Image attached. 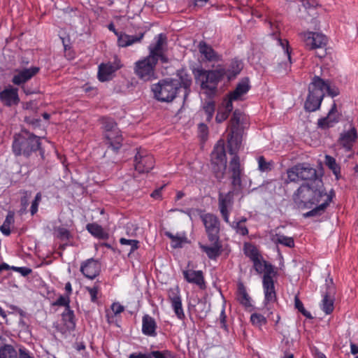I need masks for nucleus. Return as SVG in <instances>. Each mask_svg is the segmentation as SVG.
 I'll return each instance as SVG.
<instances>
[{
    "label": "nucleus",
    "instance_id": "f257e3e1",
    "mask_svg": "<svg viewBox=\"0 0 358 358\" xmlns=\"http://www.w3.org/2000/svg\"><path fill=\"white\" fill-rule=\"evenodd\" d=\"M315 183L316 182H312L311 185H302L294 196V200L299 207L311 208L313 205L317 206L313 210L304 213V217L321 215L331 200L330 195L324 192L323 189L315 188L317 186L314 185Z\"/></svg>",
    "mask_w": 358,
    "mask_h": 358
},
{
    "label": "nucleus",
    "instance_id": "f03ea898",
    "mask_svg": "<svg viewBox=\"0 0 358 358\" xmlns=\"http://www.w3.org/2000/svg\"><path fill=\"white\" fill-rule=\"evenodd\" d=\"M243 138L242 115L239 111L235 110L230 122V134L228 137L229 152L234 155L229 162V170L231 173L232 184L234 186H240L241 169L239 157L236 152L241 148Z\"/></svg>",
    "mask_w": 358,
    "mask_h": 358
},
{
    "label": "nucleus",
    "instance_id": "7ed1b4c3",
    "mask_svg": "<svg viewBox=\"0 0 358 358\" xmlns=\"http://www.w3.org/2000/svg\"><path fill=\"white\" fill-rule=\"evenodd\" d=\"M308 89L309 94L305 102V108L310 112L315 111L320 108L326 94L332 97L339 94V90L336 86L331 85L318 76L313 78Z\"/></svg>",
    "mask_w": 358,
    "mask_h": 358
},
{
    "label": "nucleus",
    "instance_id": "20e7f679",
    "mask_svg": "<svg viewBox=\"0 0 358 358\" xmlns=\"http://www.w3.org/2000/svg\"><path fill=\"white\" fill-rule=\"evenodd\" d=\"M225 69L218 66L215 70H198L196 75V80L200 83L201 90L208 96L215 94L217 84L224 77Z\"/></svg>",
    "mask_w": 358,
    "mask_h": 358
},
{
    "label": "nucleus",
    "instance_id": "39448f33",
    "mask_svg": "<svg viewBox=\"0 0 358 358\" xmlns=\"http://www.w3.org/2000/svg\"><path fill=\"white\" fill-rule=\"evenodd\" d=\"M39 138L34 135L22 134L15 136L13 143V150L16 155H24L29 156L32 151H36L40 148Z\"/></svg>",
    "mask_w": 358,
    "mask_h": 358
},
{
    "label": "nucleus",
    "instance_id": "423d86ee",
    "mask_svg": "<svg viewBox=\"0 0 358 358\" xmlns=\"http://www.w3.org/2000/svg\"><path fill=\"white\" fill-rule=\"evenodd\" d=\"M178 90V80H163L152 87L155 97L164 102L171 101L176 97Z\"/></svg>",
    "mask_w": 358,
    "mask_h": 358
},
{
    "label": "nucleus",
    "instance_id": "0eeeda50",
    "mask_svg": "<svg viewBox=\"0 0 358 358\" xmlns=\"http://www.w3.org/2000/svg\"><path fill=\"white\" fill-rule=\"evenodd\" d=\"M102 127L109 147L114 151L118 150L122 145V137L115 122L112 119L104 117L102 119Z\"/></svg>",
    "mask_w": 358,
    "mask_h": 358
},
{
    "label": "nucleus",
    "instance_id": "6e6552de",
    "mask_svg": "<svg viewBox=\"0 0 358 358\" xmlns=\"http://www.w3.org/2000/svg\"><path fill=\"white\" fill-rule=\"evenodd\" d=\"M211 163L216 178H223L227 167V158L223 141H219L211 153Z\"/></svg>",
    "mask_w": 358,
    "mask_h": 358
},
{
    "label": "nucleus",
    "instance_id": "1a4fd4ad",
    "mask_svg": "<svg viewBox=\"0 0 358 358\" xmlns=\"http://www.w3.org/2000/svg\"><path fill=\"white\" fill-rule=\"evenodd\" d=\"M157 60L150 56L137 61L135 63L134 71L143 80H150L155 78V69Z\"/></svg>",
    "mask_w": 358,
    "mask_h": 358
},
{
    "label": "nucleus",
    "instance_id": "9d476101",
    "mask_svg": "<svg viewBox=\"0 0 358 358\" xmlns=\"http://www.w3.org/2000/svg\"><path fill=\"white\" fill-rule=\"evenodd\" d=\"M276 272L272 266H266L265 274L263 276V289L264 294V303L268 305L274 303L276 300V294L273 278Z\"/></svg>",
    "mask_w": 358,
    "mask_h": 358
},
{
    "label": "nucleus",
    "instance_id": "9b49d317",
    "mask_svg": "<svg viewBox=\"0 0 358 358\" xmlns=\"http://www.w3.org/2000/svg\"><path fill=\"white\" fill-rule=\"evenodd\" d=\"M300 36L308 50L324 48L327 43V37L320 32L304 31Z\"/></svg>",
    "mask_w": 358,
    "mask_h": 358
},
{
    "label": "nucleus",
    "instance_id": "f8f14e48",
    "mask_svg": "<svg viewBox=\"0 0 358 358\" xmlns=\"http://www.w3.org/2000/svg\"><path fill=\"white\" fill-rule=\"evenodd\" d=\"M134 162L136 171L139 173H145L150 171L153 168L155 160L147 150L140 149L135 155Z\"/></svg>",
    "mask_w": 358,
    "mask_h": 358
},
{
    "label": "nucleus",
    "instance_id": "ddd939ff",
    "mask_svg": "<svg viewBox=\"0 0 358 358\" xmlns=\"http://www.w3.org/2000/svg\"><path fill=\"white\" fill-rule=\"evenodd\" d=\"M201 218L209 240L210 241H218L220 222L217 217L213 214L207 213L201 215Z\"/></svg>",
    "mask_w": 358,
    "mask_h": 358
},
{
    "label": "nucleus",
    "instance_id": "4468645a",
    "mask_svg": "<svg viewBox=\"0 0 358 358\" xmlns=\"http://www.w3.org/2000/svg\"><path fill=\"white\" fill-rule=\"evenodd\" d=\"M270 29H271V35L275 36L277 39V44L280 47L282 53L284 56V59L282 60L280 65H283L285 69H286L289 64L291 63V55L289 48L288 41L287 40H282L281 38L277 36V34L280 31V26L278 23H273L269 22Z\"/></svg>",
    "mask_w": 358,
    "mask_h": 358
},
{
    "label": "nucleus",
    "instance_id": "2eb2a0df",
    "mask_svg": "<svg viewBox=\"0 0 358 358\" xmlns=\"http://www.w3.org/2000/svg\"><path fill=\"white\" fill-rule=\"evenodd\" d=\"M155 43H152L149 46V56L155 58L156 60L161 59L162 62H166L167 59L164 55V45L166 44V38L165 35L160 34L154 38Z\"/></svg>",
    "mask_w": 358,
    "mask_h": 358
},
{
    "label": "nucleus",
    "instance_id": "dca6fc26",
    "mask_svg": "<svg viewBox=\"0 0 358 358\" xmlns=\"http://www.w3.org/2000/svg\"><path fill=\"white\" fill-rule=\"evenodd\" d=\"M234 203V193L229 192L226 194L220 192L218 204L220 213L227 223H229V213Z\"/></svg>",
    "mask_w": 358,
    "mask_h": 358
},
{
    "label": "nucleus",
    "instance_id": "f3484780",
    "mask_svg": "<svg viewBox=\"0 0 358 358\" xmlns=\"http://www.w3.org/2000/svg\"><path fill=\"white\" fill-rule=\"evenodd\" d=\"M109 30L114 32L117 37V45L119 47L125 48L127 46L132 45L136 43H138L141 41L143 37V34L139 35H129L125 33L118 32L115 30L113 24L108 25Z\"/></svg>",
    "mask_w": 358,
    "mask_h": 358
},
{
    "label": "nucleus",
    "instance_id": "a211bd4d",
    "mask_svg": "<svg viewBox=\"0 0 358 358\" xmlns=\"http://www.w3.org/2000/svg\"><path fill=\"white\" fill-rule=\"evenodd\" d=\"M120 61L115 60L113 63L101 64L99 66L98 78L103 82L110 80L114 73L120 68Z\"/></svg>",
    "mask_w": 358,
    "mask_h": 358
},
{
    "label": "nucleus",
    "instance_id": "6ab92c4d",
    "mask_svg": "<svg viewBox=\"0 0 358 358\" xmlns=\"http://www.w3.org/2000/svg\"><path fill=\"white\" fill-rule=\"evenodd\" d=\"M39 71V68L32 66L28 69H16L13 77V84L20 85L25 83L35 76Z\"/></svg>",
    "mask_w": 358,
    "mask_h": 358
},
{
    "label": "nucleus",
    "instance_id": "aec40b11",
    "mask_svg": "<svg viewBox=\"0 0 358 358\" xmlns=\"http://www.w3.org/2000/svg\"><path fill=\"white\" fill-rule=\"evenodd\" d=\"M0 100L8 106L18 104L20 102L18 90L11 85L7 86L0 92Z\"/></svg>",
    "mask_w": 358,
    "mask_h": 358
},
{
    "label": "nucleus",
    "instance_id": "412c9836",
    "mask_svg": "<svg viewBox=\"0 0 358 358\" xmlns=\"http://www.w3.org/2000/svg\"><path fill=\"white\" fill-rule=\"evenodd\" d=\"M81 273L89 279H94L100 272V264L93 259L84 262L80 266Z\"/></svg>",
    "mask_w": 358,
    "mask_h": 358
},
{
    "label": "nucleus",
    "instance_id": "4be33fe9",
    "mask_svg": "<svg viewBox=\"0 0 358 358\" xmlns=\"http://www.w3.org/2000/svg\"><path fill=\"white\" fill-rule=\"evenodd\" d=\"M182 274L189 283L195 284L201 288L203 287L204 280L202 271L187 268L182 271Z\"/></svg>",
    "mask_w": 358,
    "mask_h": 358
},
{
    "label": "nucleus",
    "instance_id": "5701e85b",
    "mask_svg": "<svg viewBox=\"0 0 358 358\" xmlns=\"http://www.w3.org/2000/svg\"><path fill=\"white\" fill-rule=\"evenodd\" d=\"M249 90V80L248 78H244L238 83L236 89L229 94V97L227 99L230 100L231 102L241 100L243 96L245 95Z\"/></svg>",
    "mask_w": 358,
    "mask_h": 358
},
{
    "label": "nucleus",
    "instance_id": "b1692460",
    "mask_svg": "<svg viewBox=\"0 0 358 358\" xmlns=\"http://www.w3.org/2000/svg\"><path fill=\"white\" fill-rule=\"evenodd\" d=\"M357 135L355 128H351L349 131L343 133L339 138V144L346 150H350L355 140L357 139Z\"/></svg>",
    "mask_w": 358,
    "mask_h": 358
},
{
    "label": "nucleus",
    "instance_id": "393cba45",
    "mask_svg": "<svg viewBox=\"0 0 358 358\" xmlns=\"http://www.w3.org/2000/svg\"><path fill=\"white\" fill-rule=\"evenodd\" d=\"M338 120V113L337 111L336 105L334 103L327 116L319 120L318 125L321 128L330 127H332L334 123L337 122Z\"/></svg>",
    "mask_w": 358,
    "mask_h": 358
},
{
    "label": "nucleus",
    "instance_id": "a878e982",
    "mask_svg": "<svg viewBox=\"0 0 358 358\" xmlns=\"http://www.w3.org/2000/svg\"><path fill=\"white\" fill-rule=\"evenodd\" d=\"M157 324L155 320L150 315H145L142 319V332L148 336H155Z\"/></svg>",
    "mask_w": 358,
    "mask_h": 358
},
{
    "label": "nucleus",
    "instance_id": "bb28decb",
    "mask_svg": "<svg viewBox=\"0 0 358 358\" xmlns=\"http://www.w3.org/2000/svg\"><path fill=\"white\" fill-rule=\"evenodd\" d=\"M233 110V104L230 100L225 99L223 101L222 106L219 108L217 115H216V121L218 123L222 122L225 120L227 119L229 113Z\"/></svg>",
    "mask_w": 358,
    "mask_h": 358
},
{
    "label": "nucleus",
    "instance_id": "cd10ccee",
    "mask_svg": "<svg viewBox=\"0 0 358 358\" xmlns=\"http://www.w3.org/2000/svg\"><path fill=\"white\" fill-rule=\"evenodd\" d=\"M212 245H206L199 243V247L204 252L208 258L215 259L221 253V245L217 241H212Z\"/></svg>",
    "mask_w": 358,
    "mask_h": 358
},
{
    "label": "nucleus",
    "instance_id": "c85d7f7f",
    "mask_svg": "<svg viewBox=\"0 0 358 358\" xmlns=\"http://www.w3.org/2000/svg\"><path fill=\"white\" fill-rule=\"evenodd\" d=\"M199 52L208 61L216 62L220 59V56L217 55L214 50L206 43L201 42L199 45Z\"/></svg>",
    "mask_w": 358,
    "mask_h": 358
},
{
    "label": "nucleus",
    "instance_id": "c756f323",
    "mask_svg": "<svg viewBox=\"0 0 358 358\" xmlns=\"http://www.w3.org/2000/svg\"><path fill=\"white\" fill-rule=\"evenodd\" d=\"M270 239L275 244H280L289 248L294 246V241L292 237L286 236L280 233L271 231L270 233Z\"/></svg>",
    "mask_w": 358,
    "mask_h": 358
},
{
    "label": "nucleus",
    "instance_id": "7c9ffc66",
    "mask_svg": "<svg viewBox=\"0 0 358 358\" xmlns=\"http://www.w3.org/2000/svg\"><path fill=\"white\" fill-rule=\"evenodd\" d=\"M243 64L241 61L235 59L231 62L229 67L225 69L224 77L226 76L228 80L235 78L242 70Z\"/></svg>",
    "mask_w": 358,
    "mask_h": 358
},
{
    "label": "nucleus",
    "instance_id": "2f4dec72",
    "mask_svg": "<svg viewBox=\"0 0 358 358\" xmlns=\"http://www.w3.org/2000/svg\"><path fill=\"white\" fill-rule=\"evenodd\" d=\"M300 180H310L315 177L316 171L308 164L297 165Z\"/></svg>",
    "mask_w": 358,
    "mask_h": 358
},
{
    "label": "nucleus",
    "instance_id": "473e14b6",
    "mask_svg": "<svg viewBox=\"0 0 358 358\" xmlns=\"http://www.w3.org/2000/svg\"><path fill=\"white\" fill-rule=\"evenodd\" d=\"M331 294V290L324 295L323 299L320 303L322 310L329 315L334 310V299L329 294Z\"/></svg>",
    "mask_w": 358,
    "mask_h": 358
},
{
    "label": "nucleus",
    "instance_id": "72a5a7b5",
    "mask_svg": "<svg viewBox=\"0 0 358 358\" xmlns=\"http://www.w3.org/2000/svg\"><path fill=\"white\" fill-rule=\"evenodd\" d=\"M0 358H17V352L13 345L3 344L0 346Z\"/></svg>",
    "mask_w": 358,
    "mask_h": 358
},
{
    "label": "nucleus",
    "instance_id": "f704fd0d",
    "mask_svg": "<svg viewBox=\"0 0 358 358\" xmlns=\"http://www.w3.org/2000/svg\"><path fill=\"white\" fill-rule=\"evenodd\" d=\"M87 229L94 236L99 238L105 239L107 238V234L103 231L102 227L95 223L88 224Z\"/></svg>",
    "mask_w": 358,
    "mask_h": 358
},
{
    "label": "nucleus",
    "instance_id": "c9c22d12",
    "mask_svg": "<svg viewBox=\"0 0 358 358\" xmlns=\"http://www.w3.org/2000/svg\"><path fill=\"white\" fill-rule=\"evenodd\" d=\"M166 235L171 240V246L174 248H181L182 245L187 242L185 236L173 235L170 232H166Z\"/></svg>",
    "mask_w": 358,
    "mask_h": 358
},
{
    "label": "nucleus",
    "instance_id": "e433bc0d",
    "mask_svg": "<svg viewBox=\"0 0 358 358\" xmlns=\"http://www.w3.org/2000/svg\"><path fill=\"white\" fill-rule=\"evenodd\" d=\"M14 223V215L13 213H9L6 217L3 224L0 227L1 231L6 236L10 234V226Z\"/></svg>",
    "mask_w": 358,
    "mask_h": 358
},
{
    "label": "nucleus",
    "instance_id": "4c0bfd02",
    "mask_svg": "<svg viewBox=\"0 0 358 358\" xmlns=\"http://www.w3.org/2000/svg\"><path fill=\"white\" fill-rule=\"evenodd\" d=\"M325 164L332 171L336 179H338L340 176V166L336 162L335 159L329 155H326Z\"/></svg>",
    "mask_w": 358,
    "mask_h": 358
},
{
    "label": "nucleus",
    "instance_id": "58836bf2",
    "mask_svg": "<svg viewBox=\"0 0 358 358\" xmlns=\"http://www.w3.org/2000/svg\"><path fill=\"white\" fill-rule=\"evenodd\" d=\"M238 300L243 306L246 308H249L252 306L250 298L242 285H241L238 288Z\"/></svg>",
    "mask_w": 358,
    "mask_h": 358
},
{
    "label": "nucleus",
    "instance_id": "ea45409f",
    "mask_svg": "<svg viewBox=\"0 0 358 358\" xmlns=\"http://www.w3.org/2000/svg\"><path fill=\"white\" fill-rule=\"evenodd\" d=\"M179 78L178 87H183L185 89H187L192 83L191 77L187 74L185 71H181L178 73Z\"/></svg>",
    "mask_w": 358,
    "mask_h": 358
},
{
    "label": "nucleus",
    "instance_id": "a19ab883",
    "mask_svg": "<svg viewBox=\"0 0 358 358\" xmlns=\"http://www.w3.org/2000/svg\"><path fill=\"white\" fill-rule=\"evenodd\" d=\"M245 221H246L245 219H242L241 220H240L238 222H233L231 223L229 222V224L233 229H234L236 230V233H238L242 236H245V235L248 234V229L243 224V222H245Z\"/></svg>",
    "mask_w": 358,
    "mask_h": 358
},
{
    "label": "nucleus",
    "instance_id": "79ce46f5",
    "mask_svg": "<svg viewBox=\"0 0 358 358\" xmlns=\"http://www.w3.org/2000/svg\"><path fill=\"white\" fill-rule=\"evenodd\" d=\"M244 252L252 260V262L260 257L257 248L250 244H245Z\"/></svg>",
    "mask_w": 358,
    "mask_h": 358
},
{
    "label": "nucleus",
    "instance_id": "37998d69",
    "mask_svg": "<svg viewBox=\"0 0 358 358\" xmlns=\"http://www.w3.org/2000/svg\"><path fill=\"white\" fill-rule=\"evenodd\" d=\"M258 169L262 172H267L272 169L273 164L271 162H267L264 157H258Z\"/></svg>",
    "mask_w": 358,
    "mask_h": 358
},
{
    "label": "nucleus",
    "instance_id": "c03bdc74",
    "mask_svg": "<svg viewBox=\"0 0 358 358\" xmlns=\"http://www.w3.org/2000/svg\"><path fill=\"white\" fill-rule=\"evenodd\" d=\"M171 306L177 317L180 320H182L185 317V313L182 309L181 299L172 302Z\"/></svg>",
    "mask_w": 358,
    "mask_h": 358
},
{
    "label": "nucleus",
    "instance_id": "a18cd8bd",
    "mask_svg": "<svg viewBox=\"0 0 358 358\" xmlns=\"http://www.w3.org/2000/svg\"><path fill=\"white\" fill-rule=\"evenodd\" d=\"M203 110L207 115V120H210L215 111V102L212 100L206 101L203 105Z\"/></svg>",
    "mask_w": 358,
    "mask_h": 358
},
{
    "label": "nucleus",
    "instance_id": "49530a36",
    "mask_svg": "<svg viewBox=\"0 0 358 358\" xmlns=\"http://www.w3.org/2000/svg\"><path fill=\"white\" fill-rule=\"evenodd\" d=\"M120 243L122 245H129L130 246V252H133L138 248V241L133 239H127L124 238H121L120 239Z\"/></svg>",
    "mask_w": 358,
    "mask_h": 358
},
{
    "label": "nucleus",
    "instance_id": "de8ad7c7",
    "mask_svg": "<svg viewBox=\"0 0 358 358\" xmlns=\"http://www.w3.org/2000/svg\"><path fill=\"white\" fill-rule=\"evenodd\" d=\"M251 322L256 326H262L266 322L265 317L259 313H253L250 317Z\"/></svg>",
    "mask_w": 358,
    "mask_h": 358
},
{
    "label": "nucleus",
    "instance_id": "09e8293b",
    "mask_svg": "<svg viewBox=\"0 0 358 358\" xmlns=\"http://www.w3.org/2000/svg\"><path fill=\"white\" fill-rule=\"evenodd\" d=\"M299 169L297 168V165L291 168L287 171V178L289 181L290 182H296L300 180Z\"/></svg>",
    "mask_w": 358,
    "mask_h": 358
},
{
    "label": "nucleus",
    "instance_id": "8fccbe9b",
    "mask_svg": "<svg viewBox=\"0 0 358 358\" xmlns=\"http://www.w3.org/2000/svg\"><path fill=\"white\" fill-rule=\"evenodd\" d=\"M73 317H74L73 311L70 310V308H66L65 310L62 313V319L66 322L69 323V327L74 325Z\"/></svg>",
    "mask_w": 358,
    "mask_h": 358
},
{
    "label": "nucleus",
    "instance_id": "3c124183",
    "mask_svg": "<svg viewBox=\"0 0 358 358\" xmlns=\"http://www.w3.org/2000/svg\"><path fill=\"white\" fill-rule=\"evenodd\" d=\"M151 356V358H174L170 351H152L151 353H148Z\"/></svg>",
    "mask_w": 358,
    "mask_h": 358
},
{
    "label": "nucleus",
    "instance_id": "603ef678",
    "mask_svg": "<svg viewBox=\"0 0 358 358\" xmlns=\"http://www.w3.org/2000/svg\"><path fill=\"white\" fill-rule=\"evenodd\" d=\"M168 295L171 303L181 299L180 290L178 287L170 288L168 291Z\"/></svg>",
    "mask_w": 358,
    "mask_h": 358
},
{
    "label": "nucleus",
    "instance_id": "864d4df0",
    "mask_svg": "<svg viewBox=\"0 0 358 358\" xmlns=\"http://www.w3.org/2000/svg\"><path fill=\"white\" fill-rule=\"evenodd\" d=\"M253 262H254V266H255V270L258 273L264 272V274H265L266 266H271V264H267L265 262H262L260 259V257L258 258L257 259L253 261Z\"/></svg>",
    "mask_w": 358,
    "mask_h": 358
},
{
    "label": "nucleus",
    "instance_id": "5fc2aeb1",
    "mask_svg": "<svg viewBox=\"0 0 358 358\" xmlns=\"http://www.w3.org/2000/svg\"><path fill=\"white\" fill-rule=\"evenodd\" d=\"M41 201V193H37L34 200L33 201L31 206V214L34 215L35 213L38 211V205Z\"/></svg>",
    "mask_w": 358,
    "mask_h": 358
},
{
    "label": "nucleus",
    "instance_id": "6e6d98bb",
    "mask_svg": "<svg viewBox=\"0 0 358 358\" xmlns=\"http://www.w3.org/2000/svg\"><path fill=\"white\" fill-rule=\"evenodd\" d=\"M295 307L297 308L304 316L310 318L311 315L308 312L303 306L302 302L297 298H295Z\"/></svg>",
    "mask_w": 358,
    "mask_h": 358
},
{
    "label": "nucleus",
    "instance_id": "4d7b16f0",
    "mask_svg": "<svg viewBox=\"0 0 358 358\" xmlns=\"http://www.w3.org/2000/svg\"><path fill=\"white\" fill-rule=\"evenodd\" d=\"M56 234L57 237L60 238L62 240H66L69 238V231L64 228V227H59L56 229Z\"/></svg>",
    "mask_w": 358,
    "mask_h": 358
},
{
    "label": "nucleus",
    "instance_id": "13d9d810",
    "mask_svg": "<svg viewBox=\"0 0 358 358\" xmlns=\"http://www.w3.org/2000/svg\"><path fill=\"white\" fill-rule=\"evenodd\" d=\"M57 306H63L69 308V298L68 296H60L55 303Z\"/></svg>",
    "mask_w": 358,
    "mask_h": 358
},
{
    "label": "nucleus",
    "instance_id": "bf43d9fd",
    "mask_svg": "<svg viewBox=\"0 0 358 358\" xmlns=\"http://www.w3.org/2000/svg\"><path fill=\"white\" fill-rule=\"evenodd\" d=\"M86 289L90 294L91 301L93 302H95L97 299V295H98V292H99L98 287H96V286H94L92 287H87Z\"/></svg>",
    "mask_w": 358,
    "mask_h": 358
},
{
    "label": "nucleus",
    "instance_id": "052dcab7",
    "mask_svg": "<svg viewBox=\"0 0 358 358\" xmlns=\"http://www.w3.org/2000/svg\"><path fill=\"white\" fill-rule=\"evenodd\" d=\"M199 135L202 140H205L208 136V127L204 124L199 125Z\"/></svg>",
    "mask_w": 358,
    "mask_h": 358
},
{
    "label": "nucleus",
    "instance_id": "680f3d73",
    "mask_svg": "<svg viewBox=\"0 0 358 358\" xmlns=\"http://www.w3.org/2000/svg\"><path fill=\"white\" fill-rule=\"evenodd\" d=\"M111 309L115 315H117L124 310V307L118 303H114L111 306Z\"/></svg>",
    "mask_w": 358,
    "mask_h": 358
},
{
    "label": "nucleus",
    "instance_id": "e2e57ef3",
    "mask_svg": "<svg viewBox=\"0 0 358 358\" xmlns=\"http://www.w3.org/2000/svg\"><path fill=\"white\" fill-rule=\"evenodd\" d=\"M12 269H13L14 271H17L20 272L24 276L31 273V269L25 268V267L13 266Z\"/></svg>",
    "mask_w": 358,
    "mask_h": 358
},
{
    "label": "nucleus",
    "instance_id": "0e129e2a",
    "mask_svg": "<svg viewBox=\"0 0 358 358\" xmlns=\"http://www.w3.org/2000/svg\"><path fill=\"white\" fill-rule=\"evenodd\" d=\"M129 358H151L148 353H131Z\"/></svg>",
    "mask_w": 358,
    "mask_h": 358
},
{
    "label": "nucleus",
    "instance_id": "69168bd1",
    "mask_svg": "<svg viewBox=\"0 0 358 358\" xmlns=\"http://www.w3.org/2000/svg\"><path fill=\"white\" fill-rule=\"evenodd\" d=\"M302 2L306 7H315L317 5L316 0H302Z\"/></svg>",
    "mask_w": 358,
    "mask_h": 358
},
{
    "label": "nucleus",
    "instance_id": "338daca9",
    "mask_svg": "<svg viewBox=\"0 0 358 358\" xmlns=\"http://www.w3.org/2000/svg\"><path fill=\"white\" fill-rule=\"evenodd\" d=\"M20 358H33L25 348L20 349Z\"/></svg>",
    "mask_w": 358,
    "mask_h": 358
},
{
    "label": "nucleus",
    "instance_id": "774afa93",
    "mask_svg": "<svg viewBox=\"0 0 358 358\" xmlns=\"http://www.w3.org/2000/svg\"><path fill=\"white\" fill-rule=\"evenodd\" d=\"M162 189V187H160L159 189H157L155 190L152 194L151 196L155 199H159L161 196V191Z\"/></svg>",
    "mask_w": 358,
    "mask_h": 358
}]
</instances>
